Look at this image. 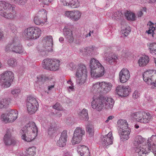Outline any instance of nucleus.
<instances>
[{
    "mask_svg": "<svg viewBox=\"0 0 156 156\" xmlns=\"http://www.w3.org/2000/svg\"><path fill=\"white\" fill-rule=\"evenodd\" d=\"M76 84L79 85L83 84L86 82L87 76H76Z\"/></svg>",
    "mask_w": 156,
    "mask_h": 156,
    "instance_id": "obj_37",
    "label": "nucleus"
},
{
    "mask_svg": "<svg viewBox=\"0 0 156 156\" xmlns=\"http://www.w3.org/2000/svg\"><path fill=\"white\" fill-rule=\"evenodd\" d=\"M14 78L13 73L11 71H6L2 75L0 80V85L2 87H8Z\"/></svg>",
    "mask_w": 156,
    "mask_h": 156,
    "instance_id": "obj_10",
    "label": "nucleus"
},
{
    "mask_svg": "<svg viewBox=\"0 0 156 156\" xmlns=\"http://www.w3.org/2000/svg\"><path fill=\"white\" fill-rule=\"evenodd\" d=\"M87 71L86 66L82 64H78L76 68V76H87Z\"/></svg>",
    "mask_w": 156,
    "mask_h": 156,
    "instance_id": "obj_19",
    "label": "nucleus"
},
{
    "mask_svg": "<svg viewBox=\"0 0 156 156\" xmlns=\"http://www.w3.org/2000/svg\"><path fill=\"white\" fill-rule=\"evenodd\" d=\"M131 91L130 87L128 86L119 85L116 87L115 90L117 94L121 97L128 96Z\"/></svg>",
    "mask_w": 156,
    "mask_h": 156,
    "instance_id": "obj_14",
    "label": "nucleus"
},
{
    "mask_svg": "<svg viewBox=\"0 0 156 156\" xmlns=\"http://www.w3.org/2000/svg\"><path fill=\"white\" fill-rule=\"evenodd\" d=\"M112 18L114 20H119L122 19L123 14L121 12L117 11L112 13L111 16Z\"/></svg>",
    "mask_w": 156,
    "mask_h": 156,
    "instance_id": "obj_40",
    "label": "nucleus"
},
{
    "mask_svg": "<svg viewBox=\"0 0 156 156\" xmlns=\"http://www.w3.org/2000/svg\"><path fill=\"white\" fill-rule=\"evenodd\" d=\"M19 41L17 37H14L12 41L5 46V51L8 52L12 51L20 54L25 53V51Z\"/></svg>",
    "mask_w": 156,
    "mask_h": 156,
    "instance_id": "obj_4",
    "label": "nucleus"
},
{
    "mask_svg": "<svg viewBox=\"0 0 156 156\" xmlns=\"http://www.w3.org/2000/svg\"><path fill=\"white\" fill-rule=\"evenodd\" d=\"M67 67L71 70L73 71L76 68L77 65L76 63L71 62L67 64Z\"/></svg>",
    "mask_w": 156,
    "mask_h": 156,
    "instance_id": "obj_53",
    "label": "nucleus"
},
{
    "mask_svg": "<svg viewBox=\"0 0 156 156\" xmlns=\"http://www.w3.org/2000/svg\"><path fill=\"white\" fill-rule=\"evenodd\" d=\"M85 133L84 130L82 128L77 127L75 130L74 134H75L76 136L78 135L80 137H82L83 135H84Z\"/></svg>",
    "mask_w": 156,
    "mask_h": 156,
    "instance_id": "obj_42",
    "label": "nucleus"
},
{
    "mask_svg": "<svg viewBox=\"0 0 156 156\" xmlns=\"http://www.w3.org/2000/svg\"><path fill=\"white\" fill-rule=\"evenodd\" d=\"M15 8L4 1H0V15L6 19H12L15 17Z\"/></svg>",
    "mask_w": 156,
    "mask_h": 156,
    "instance_id": "obj_3",
    "label": "nucleus"
},
{
    "mask_svg": "<svg viewBox=\"0 0 156 156\" xmlns=\"http://www.w3.org/2000/svg\"><path fill=\"white\" fill-rule=\"evenodd\" d=\"M7 64L10 66L15 67L17 64L16 60L13 58H9L8 60Z\"/></svg>",
    "mask_w": 156,
    "mask_h": 156,
    "instance_id": "obj_49",
    "label": "nucleus"
},
{
    "mask_svg": "<svg viewBox=\"0 0 156 156\" xmlns=\"http://www.w3.org/2000/svg\"><path fill=\"white\" fill-rule=\"evenodd\" d=\"M145 140L140 135L136 136L134 139L133 144L135 147L136 152L138 154L139 156H142L150 152L151 147L149 144L144 145H142L144 143Z\"/></svg>",
    "mask_w": 156,
    "mask_h": 156,
    "instance_id": "obj_2",
    "label": "nucleus"
},
{
    "mask_svg": "<svg viewBox=\"0 0 156 156\" xmlns=\"http://www.w3.org/2000/svg\"><path fill=\"white\" fill-rule=\"evenodd\" d=\"M72 34L73 32L71 30L67 28L66 27H64L63 29V34L65 37L70 35H72Z\"/></svg>",
    "mask_w": 156,
    "mask_h": 156,
    "instance_id": "obj_52",
    "label": "nucleus"
},
{
    "mask_svg": "<svg viewBox=\"0 0 156 156\" xmlns=\"http://www.w3.org/2000/svg\"><path fill=\"white\" fill-rule=\"evenodd\" d=\"M60 61L57 59L46 58L42 62V66L44 69L51 71H56L60 68Z\"/></svg>",
    "mask_w": 156,
    "mask_h": 156,
    "instance_id": "obj_7",
    "label": "nucleus"
},
{
    "mask_svg": "<svg viewBox=\"0 0 156 156\" xmlns=\"http://www.w3.org/2000/svg\"><path fill=\"white\" fill-rule=\"evenodd\" d=\"M79 119L81 120L87 121L89 119L88 114V111L87 109L84 108L79 113Z\"/></svg>",
    "mask_w": 156,
    "mask_h": 156,
    "instance_id": "obj_30",
    "label": "nucleus"
},
{
    "mask_svg": "<svg viewBox=\"0 0 156 156\" xmlns=\"http://www.w3.org/2000/svg\"><path fill=\"white\" fill-rule=\"evenodd\" d=\"M34 21L35 24L39 25H43L46 23L41 18H40L36 15L34 18Z\"/></svg>",
    "mask_w": 156,
    "mask_h": 156,
    "instance_id": "obj_45",
    "label": "nucleus"
},
{
    "mask_svg": "<svg viewBox=\"0 0 156 156\" xmlns=\"http://www.w3.org/2000/svg\"><path fill=\"white\" fill-rule=\"evenodd\" d=\"M59 138L62 140L65 141V142L66 143L68 138L67 131L64 130L61 133Z\"/></svg>",
    "mask_w": 156,
    "mask_h": 156,
    "instance_id": "obj_51",
    "label": "nucleus"
},
{
    "mask_svg": "<svg viewBox=\"0 0 156 156\" xmlns=\"http://www.w3.org/2000/svg\"><path fill=\"white\" fill-rule=\"evenodd\" d=\"M48 48V46L46 47L44 44L43 46H39L37 48L38 53L40 55L43 56L45 55L48 52L52 51L48 50L47 49Z\"/></svg>",
    "mask_w": 156,
    "mask_h": 156,
    "instance_id": "obj_35",
    "label": "nucleus"
},
{
    "mask_svg": "<svg viewBox=\"0 0 156 156\" xmlns=\"http://www.w3.org/2000/svg\"><path fill=\"white\" fill-rule=\"evenodd\" d=\"M82 137H80L78 135L74 134L72 140V143L73 144H78L81 140Z\"/></svg>",
    "mask_w": 156,
    "mask_h": 156,
    "instance_id": "obj_44",
    "label": "nucleus"
},
{
    "mask_svg": "<svg viewBox=\"0 0 156 156\" xmlns=\"http://www.w3.org/2000/svg\"><path fill=\"white\" fill-rule=\"evenodd\" d=\"M53 108L56 110L58 111H63L64 109L61 105L60 104L58 103H57L53 106Z\"/></svg>",
    "mask_w": 156,
    "mask_h": 156,
    "instance_id": "obj_56",
    "label": "nucleus"
},
{
    "mask_svg": "<svg viewBox=\"0 0 156 156\" xmlns=\"http://www.w3.org/2000/svg\"><path fill=\"white\" fill-rule=\"evenodd\" d=\"M97 48L95 46H92L85 48H82L80 50V52L83 55H87L92 56L93 55L96 54L97 52Z\"/></svg>",
    "mask_w": 156,
    "mask_h": 156,
    "instance_id": "obj_18",
    "label": "nucleus"
},
{
    "mask_svg": "<svg viewBox=\"0 0 156 156\" xmlns=\"http://www.w3.org/2000/svg\"><path fill=\"white\" fill-rule=\"evenodd\" d=\"M47 12L44 9H41L37 14L36 16L41 18L44 22H47Z\"/></svg>",
    "mask_w": 156,
    "mask_h": 156,
    "instance_id": "obj_29",
    "label": "nucleus"
},
{
    "mask_svg": "<svg viewBox=\"0 0 156 156\" xmlns=\"http://www.w3.org/2000/svg\"><path fill=\"white\" fill-rule=\"evenodd\" d=\"M41 34V29L38 27H30L25 29L22 35L27 40L36 39L39 38Z\"/></svg>",
    "mask_w": 156,
    "mask_h": 156,
    "instance_id": "obj_6",
    "label": "nucleus"
},
{
    "mask_svg": "<svg viewBox=\"0 0 156 156\" xmlns=\"http://www.w3.org/2000/svg\"><path fill=\"white\" fill-rule=\"evenodd\" d=\"M81 15V12L78 10H73L72 21H76L80 20Z\"/></svg>",
    "mask_w": 156,
    "mask_h": 156,
    "instance_id": "obj_39",
    "label": "nucleus"
},
{
    "mask_svg": "<svg viewBox=\"0 0 156 156\" xmlns=\"http://www.w3.org/2000/svg\"><path fill=\"white\" fill-rule=\"evenodd\" d=\"M149 52L153 55H156V43H151L147 44Z\"/></svg>",
    "mask_w": 156,
    "mask_h": 156,
    "instance_id": "obj_38",
    "label": "nucleus"
},
{
    "mask_svg": "<svg viewBox=\"0 0 156 156\" xmlns=\"http://www.w3.org/2000/svg\"><path fill=\"white\" fill-rule=\"evenodd\" d=\"M118 131L126 127H129L127 121L125 120L119 119L117 122Z\"/></svg>",
    "mask_w": 156,
    "mask_h": 156,
    "instance_id": "obj_33",
    "label": "nucleus"
},
{
    "mask_svg": "<svg viewBox=\"0 0 156 156\" xmlns=\"http://www.w3.org/2000/svg\"><path fill=\"white\" fill-rule=\"evenodd\" d=\"M52 37L51 36H46L44 37L43 41L44 44L46 47L48 46L47 50L49 51H52Z\"/></svg>",
    "mask_w": 156,
    "mask_h": 156,
    "instance_id": "obj_24",
    "label": "nucleus"
},
{
    "mask_svg": "<svg viewBox=\"0 0 156 156\" xmlns=\"http://www.w3.org/2000/svg\"><path fill=\"white\" fill-rule=\"evenodd\" d=\"M77 151L81 156H90L88 148L84 145L79 146L77 147Z\"/></svg>",
    "mask_w": 156,
    "mask_h": 156,
    "instance_id": "obj_22",
    "label": "nucleus"
},
{
    "mask_svg": "<svg viewBox=\"0 0 156 156\" xmlns=\"http://www.w3.org/2000/svg\"><path fill=\"white\" fill-rule=\"evenodd\" d=\"M12 130L7 129L6 133L3 137V142L6 146L14 145L17 142L12 136L11 135Z\"/></svg>",
    "mask_w": 156,
    "mask_h": 156,
    "instance_id": "obj_13",
    "label": "nucleus"
},
{
    "mask_svg": "<svg viewBox=\"0 0 156 156\" xmlns=\"http://www.w3.org/2000/svg\"><path fill=\"white\" fill-rule=\"evenodd\" d=\"M150 148V151H151L153 152L154 156H156V147L155 145H153L151 147V148Z\"/></svg>",
    "mask_w": 156,
    "mask_h": 156,
    "instance_id": "obj_63",
    "label": "nucleus"
},
{
    "mask_svg": "<svg viewBox=\"0 0 156 156\" xmlns=\"http://www.w3.org/2000/svg\"><path fill=\"white\" fill-rule=\"evenodd\" d=\"M118 59V56L115 54L109 55L105 59L106 60L111 64H113L117 62Z\"/></svg>",
    "mask_w": 156,
    "mask_h": 156,
    "instance_id": "obj_32",
    "label": "nucleus"
},
{
    "mask_svg": "<svg viewBox=\"0 0 156 156\" xmlns=\"http://www.w3.org/2000/svg\"><path fill=\"white\" fill-rule=\"evenodd\" d=\"M125 16L129 20L134 21L136 19V16L135 14L130 11H127L125 13Z\"/></svg>",
    "mask_w": 156,
    "mask_h": 156,
    "instance_id": "obj_41",
    "label": "nucleus"
},
{
    "mask_svg": "<svg viewBox=\"0 0 156 156\" xmlns=\"http://www.w3.org/2000/svg\"><path fill=\"white\" fill-rule=\"evenodd\" d=\"M98 70L90 72L91 77L95 79L99 78L103 76L105 74V69L103 66H101Z\"/></svg>",
    "mask_w": 156,
    "mask_h": 156,
    "instance_id": "obj_23",
    "label": "nucleus"
},
{
    "mask_svg": "<svg viewBox=\"0 0 156 156\" xmlns=\"http://www.w3.org/2000/svg\"><path fill=\"white\" fill-rule=\"evenodd\" d=\"M86 131L87 133L90 136H93L94 135V127L92 124L90 123H88L86 125Z\"/></svg>",
    "mask_w": 156,
    "mask_h": 156,
    "instance_id": "obj_34",
    "label": "nucleus"
},
{
    "mask_svg": "<svg viewBox=\"0 0 156 156\" xmlns=\"http://www.w3.org/2000/svg\"><path fill=\"white\" fill-rule=\"evenodd\" d=\"M56 127L54 125L50 126L48 130V134L51 136H53L56 134Z\"/></svg>",
    "mask_w": 156,
    "mask_h": 156,
    "instance_id": "obj_47",
    "label": "nucleus"
},
{
    "mask_svg": "<svg viewBox=\"0 0 156 156\" xmlns=\"http://www.w3.org/2000/svg\"><path fill=\"white\" fill-rule=\"evenodd\" d=\"M14 3L17 4L19 5H23L26 2L27 0H10Z\"/></svg>",
    "mask_w": 156,
    "mask_h": 156,
    "instance_id": "obj_57",
    "label": "nucleus"
},
{
    "mask_svg": "<svg viewBox=\"0 0 156 156\" xmlns=\"http://www.w3.org/2000/svg\"><path fill=\"white\" fill-rule=\"evenodd\" d=\"M139 96V93L137 90H135L133 94V98H137Z\"/></svg>",
    "mask_w": 156,
    "mask_h": 156,
    "instance_id": "obj_64",
    "label": "nucleus"
},
{
    "mask_svg": "<svg viewBox=\"0 0 156 156\" xmlns=\"http://www.w3.org/2000/svg\"><path fill=\"white\" fill-rule=\"evenodd\" d=\"M50 82L51 84H49V85L48 86V90L46 91L48 94L51 93L53 90L55 83V82L53 79L50 80Z\"/></svg>",
    "mask_w": 156,
    "mask_h": 156,
    "instance_id": "obj_43",
    "label": "nucleus"
},
{
    "mask_svg": "<svg viewBox=\"0 0 156 156\" xmlns=\"http://www.w3.org/2000/svg\"><path fill=\"white\" fill-rule=\"evenodd\" d=\"M149 62V57L147 55H144L139 58L138 61V63L140 67H143L147 65Z\"/></svg>",
    "mask_w": 156,
    "mask_h": 156,
    "instance_id": "obj_26",
    "label": "nucleus"
},
{
    "mask_svg": "<svg viewBox=\"0 0 156 156\" xmlns=\"http://www.w3.org/2000/svg\"><path fill=\"white\" fill-rule=\"evenodd\" d=\"M106 99V100L104 102V106L107 109H112L113 108L114 104V100L111 97H103Z\"/></svg>",
    "mask_w": 156,
    "mask_h": 156,
    "instance_id": "obj_25",
    "label": "nucleus"
},
{
    "mask_svg": "<svg viewBox=\"0 0 156 156\" xmlns=\"http://www.w3.org/2000/svg\"><path fill=\"white\" fill-rule=\"evenodd\" d=\"M10 99L8 98H0V109L6 107L10 103Z\"/></svg>",
    "mask_w": 156,
    "mask_h": 156,
    "instance_id": "obj_31",
    "label": "nucleus"
},
{
    "mask_svg": "<svg viewBox=\"0 0 156 156\" xmlns=\"http://www.w3.org/2000/svg\"><path fill=\"white\" fill-rule=\"evenodd\" d=\"M18 111L15 109H10L1 116V120L5 123L13 122L18 118Z\"/></svg>",
    "mask_w": 156,
    "mask_h": 156,
    "instance_id": "obj_9",
    "label": "nucleus"
},
{
    "mask_svg": "<svg viewBox=\"0 0 156 156\" xmlns=\"http://www.w3.org/2000/svg\"><path fill=\"white\" fill-rule=\"evenodd\" d=\"M92 99L91 103L92 108L98 111H101L104 106V102L106 99L96 95L93 96Z\"/></svg>",
    "mask_w": 156,
    "mask_h": 156,
    "instance_id": "obj_11",
    "label": "nucleus"
},
{
    "mask_svg": "<svg viewBox=\"0 0 156 156\" xmlns=\"http://www.w3.org/2000/svg\"><path fill=\"white\" fill-rule=\"evenodd\" d=\"M62 5L73 8H77L80 6L78 0H60Z\"/></svg>",
    "mask_w": 156,
    "mask_h": 156,
    "instance_id": "obj_20",
    "label": "nucleus"
},
{
    "mask_svg": "<svg viewBox=\"0 0 156 156\" xmlns=\"http://www.w3.org/2000/svg\"><path fill=\"white\" fill-rule=\"evenodd\" d=\"M131 117L137 121L144 123L149 122L152 119V116L150 113L144 112H139L133 113L131 115Z\"/></svg>",
    "mask_w": 156,
    "mask_h": 156,
    "instance_id": "obj_8",
    "label": "nucleus"
},
{
    "mask_svg": "<svg viewBox=\"0 0 156 156\" xmlns=\"http://www.w3.org/2000/svg\"><path fill=\"white\" fill-rule=\"evenodd\" d=\"M102 91L105 93H107L111 90L112 87V83L110 82H102Z\"/></svg>",
    "mask_w": 156,
    "mask_h": 156,
    "instance_id": "obj_28",
    "label": "nucleus"
},
{
    "mask_svg": "<svg viewBox=\"0 0 156 156\" xmlns=\"http://www.w3.org/2000/svg\"><path fill=\"white\" fill-rule=\"evenodd\" d=\"M131 29L129 27H127L125 29L122 30L121 32L125 37H126L131 31Z\"/></svg>",
    "mask_w": 156,
    "mask_h": 156,
    "instance_id": "obj_55",
    "label": "nucleus"
},
{
    "mask_svg": "<svg viewBox=\"0 0 156 156\" xmlns=\"http://www.w3.org/2000/svg\"><path fill=\"white\" fill-rule=\"evenodd\" d=\"M101 82H97L93 84L91 91L93 93H98L102 91Z\"/></svg>",
    "mask_w": 156,
    "mask_h": 156,
    "instance_id": "obj_27",
    "label": "nucleus"
},
{
    "mask_svg": "<svg viewBox=\"0 0 156 156\" xmlns=\"http://www.w3.org/2000/svg\"><path fill=\"white\" fill-rule=\"evenodd\" d=\"M66 144L65 141L62 140L60 138L57 142V145L60 147H64L66 145Z\"/></svg>",
    "mask_w": 156,
    "mask_h": 156,
    "instance_id": "obj_59",
    "label": "nucleus"
},
{
    "mask_svg": "<svg viewBox=\"0 0 156 156\" xmlns=\"http://www.w3.org/2000/svg\"><path fill=\"white\" fill-rule=\"evenodd\" d=\"M121 140L123 141L129 139L130 133V129L129 127H126L121 130L118 131Z\"/></svg>",
    "mask_w": 156,
    "mask_h": 156,
    "instance_id": "obj_17",
    "label": "nucleus"
},
{
    "mask_svg": "<svg viewBox=\"0 0 156 156\" xmlns=\"http://www.w3.org/2000/svg\"><path fill=\"white\" fill-rule=\"evenodd\" d=\"M113 139L112 133L110 132L107 135L103 136L101 142L103 145L106 148L107 146L112 144Z\"/></svg>",
    "mask_w": 156,
    "mask_h": 156,
    "instance_id": "obj_16",
    "label": "nucleus"
},
{
    "mask_svg": "<svg viewBox=\"0 0 156 156\" xmlns=\"http://www.w3.org/2000/svg\"><path fill=\"white\" fill-rule=\"evenodd\" d=\"M73 14V10L71 11H66L64 12V16L72 20Z\"/></svg>",
    "mask_w": 156,
    "mask_h": 156,
    "instance_id": "obj_54",
    "label": "nucleus"
},
{
    "mask_svg": "<svg viewBox=\"0 0 156 156\" xmlns=\"http://www.w3.org/2000/svg\"><path fill=\"white\" fill-rule=\"evenodd\" d=\"M147 9L146 7H143L141 10L138 12L137 13L138 17H141L143 15V12H146Z\"/></svg>",
    "mask_w": 156,
    "mask_h": 156,
    "instance_id": "obj_61",
    "label": "nucleus"
},
{
    "mask_svg": "<svg viewBox=\"0 0 156 156\" xmlns=\"http://www.w3.org/2000/svg\"><path fill=\"white\" fill-rule=\"evenodd\" d=\"M38 104L36 98L32 97L27 98V107L28 113L30 114H33L38 109Z\"/></svg>",
    "mask_w": 156,
    "mask_h": 156,
    "instance_id": "obj_12",
    "label": "nucleus"
},
{
    "mask_svg": "<svg viewBox=\"0 0 156 156\" xmlns=\"http://www.w3.org/2000/svg\"><path fill=\"white\" fill-rule=\"evenodd\" d=\"M20 89H15L12 91L11 93L14 96V97H16L19 95L20 93Z\"/></svg>",
    "mask_w": 156,
    "mask_h": 156,
    "instance_id": "obj_58",
    "label": "nucleus"
},
{
    "mask_svg": "<svg viewBox=\"0 0 156 156\" xmlns=\"http://www.w3.org/2000/svg\"><path fill=\"white\" fill-rule=\"evenodd\" d=\"M35 147H32L26 150V153L28 155L33 156L35 154Z\"/></svg>",
    "mask_w": 156,
    "mask_h": 156,
    "instance_id": "obj_46",
    "label": "nucleus"
},
{
    "mask_svg": "<svg viewBox=\"0 0 156 156\" xmlns=\"http://www.w3.org/2000/svg\"><path fill=\"white\" fill-rule=\"evenodd\" d=\"M44 78L45 79V78L43 75H41L37 76V82L38 83L39 82H41L43 80Z\"/></svg>",
    "mask_w": 156,
    "mask_h": 156,
    "instance_id": "obj_62",
    "label": "nucleus"
},
{
    "mask_svg": "<svg viewBox=\"0 0 156 156\" xmlns=\"http://www.w3.org/2000/svg\"><path fill=\"white\" fill-rule=\"evenodd\" d=\"M22 139L28 142L33 140L37 134V129L35 122H30L20 131Z\"/></svg>",
    "mask_w": 156,
    "mask_h": 156,
    "instance_id": "obj_1",
    "label": "nucleus"
},
{
    "mask_svg": "<svg viewBox=\"0 0 156 156\" xmlns=\"http://www.w3.org/2000/svg\"><path fill=\"white\" fill-rule=\"evenodd\" d=\"M130 77V72L127 68H123L119 73V80L120 82L122 83L126 82L129 79Z\"/></svg>",
    "mask_w": 156,
    "mask_h": 156,
    "instance_id": "obj_15",
    "label": "nucleus"
},
{
    "mask_svg": "<svg viewBox=\"0 0 156 156\" xmlns=\"http://www.w3.org/2000/svg\"><path fill=\"white\" fill-rule=\"evenodd\" d=\"M144 81L152 89L156 87V70H147L143 74Z\"/></svg>",
    "mask_w": 156,
    "mask_h": 156,
    "instance_id": "obj_5",
    "label": "nucleus"
},
{
    "mask_svg": "<svg viewBox=\"0 0 156 156\" xmlns=\"http://www.w3.org/2000/svg\"><path fill=\"white\" fill-rule=\"evenodd\" d=\"M7 27L13 33L16 34L17 33V27L14 24L9 23Z\"/></svg>",
    "mask_w": 156,
    "mask_h": 156,
    "instance_id": "obj_48",
    "label": "nucleus"
},
{
    "mask_svg": "<svg viewBox=\"0 0 156 156\" xmlns=\"http://www.w3.org/2000/svg\"><path fill=\"white\" fill-rule=\"evenodd\" d=\"M90 72L95 70H98L101 66H103L101 63L96 59L92 58L90 61Z\"/></svg>",
    "mask_w": 156,
    "mask_h": 156,
    "instance_id": "obj_21",
    "label": "nucleus"
},
{
    "mask_svg": "<svg viewBox=\"0 0 156 156\" xmlns=\"http://www.w3.org/2000/svg\"><path fill=\"white\" fill-rule=\"evenodd\" d=\"M59 138L62 140L65 141V142L66 143L68 138L67 131L64 130L61 133Z\"/></svg>",
    "mask_w": 156,
    "mask_h": 156,
    "instance_id": "obj_50",
    "label": "nucleus"
},
{
    "mask_svg": "<svg viewBox=\"0 0 156 156\" xmlns=\"http://www.w3.org/2000/svg\"><path fill=\"white\" fill-rule=\"evenodd\" d=\"M66 40L69 43H72L74 40V37L73 36V34L72 35H69L65 37Z\"/></svg>",
    "mask_w": 156,
    "mask_h": 156,
    "instance_id": "obj_60",
    "label": "nucleus"
},
{
    "mask_svg": "<svg viewBox=\"0 0 156 156\" xmlns=\"http://www.w3.org/2000/svg\"><path fill=\"white\" fill-rule=\"evenodd\" d=\"M149 25V30L147 31L148 34H151L152 37L156 38V34L155 33L156 31L155 28L154 27V24L150 21L147 24Z\"/></svg>",
    "mask_w": 156,
    "mask_h": 156,
    "instance_id": "obj_36",
    "label": "nucleus"
}]
</instances>
